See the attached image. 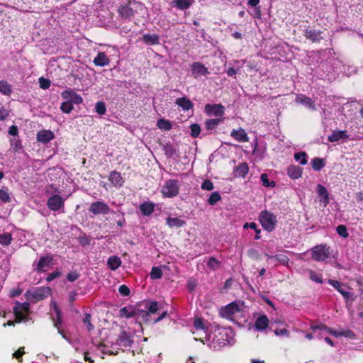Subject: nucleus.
<instances>
[{
	"label": "nucleus",
	"mask_w": 363,
	"mask_h": 363,
	"mask_svg": "<svg viewBox=\"0 0 363 363\" xmlns=\"http://www.w3.org/2000/svg\"><path fill=\"white\" fill-rule=\"evenodd\" d=\"M192 333L196 340L202 342L213 350H218L234 342V333L232 329L219 326L208 328L204 320L201 318L194 319Z\"/></svg>",
	"instance_id": "nucleus-1"
},
{
	"label": "nucleus",
	"mask_w": 363,
	"mask_h": 363,
	"mask_svg": "<svg viewBox=\"0 0 363 363\" xmlns=\"http://www.w3.org/2000/svg\"><path fill=\"white\" fill-rule=\"evenodd\" d=\"M119 315L121 318H130L134 317L137 319H142L145 322L148 321V313L146 311L140 308V304L136 306H127L121 308L119 311Z\"/></svg>",
	"instance_id": "nucleus-2"
},
{
	"label": "nucleus",
	"mask_w": 363,
	"mask_h": 363,
	"mask_svg": "<svg viewBox=\"0 0 363 363\" xmlns=\"http://www.w3.org/2000/svg\"><path fill=\"white\" fill-rule=\"evenodd\" d=\"M243 312L242 304L240 302L233 301L227 306L222 307L220 311V315L230 320H235V318L242 316Z\"/></svg>",
	"instance_id": "nucleus-3"
},
{
	"label": "nucleus",
	"mask_w": 363,
	"mask_h": 363,
	"mask_svg": "<svg viewBox=\"0 0 363 363\" xmlns=\"http://www.w3.org/2000/svg\"><path fill=\"white\" fill-rule=\"evenodd\" d=\"M259 220L263 228L269 232L275 229L277 225V216L267 211H262L259 217Z\"/></svg>",
	"instance_id": "nucleus-4"
},
{
	"label": "nucleus",
	"mask_w": 363,
	"mask_h": 363,
	"mask_svg": "<svg viewBox=\"0 0 363 363\" xmlns=\"http://www.w3.org/2000/svg\"><path fill=\"white\" fill-rule=\"evenodd\" d=\"M179 182L177 179H169L162 187L161 192L164 198H173L179 192Z\"/></svg>",
	"instance_id": "nucleus-5"
},
{
	"label": "nucleus",
	"mask_w": 363,
	"mask_h": 363,
	"mask_svg": "<svg viewBox=\"0 0 363 363\" xmlns=\"http://www.w3.org/2000/svg\"><path fill=\"white\" fill-rule=\"evenodd\" d=\"M140 5L135 1L130 2L128 0H122L118 12L119 15L125 18H130L134 15V8H137Z\"/></svg>",
	"instance_id": "nucleus-6"
},
{
	"label": "nucleus",
	"mask_w": 363,
	"mask_h": 363,
	"mask_svg": "<svg viewBox=\"0 0 363 363\" xmlns=\"http://www.w3.org/2000/svg\"><path fill=\"white\" fill-rule=\"evenodd\" d=\"M30 304L28 302H16L13 307V313L18 322L26 321L29 313Z\"/></svg>",
	"instance_id": "nucleus-7"
},
{
	"label": "nucleus",
	"mask_w": 363,
	"mask_h": 363,
	"mask_svg": "<svg viewBox=\"0 0 363 363\" xmlns=\"http://www.w3.org/2000/svg\"><path fill=\"white\" fill-rule=\"evenodd\" d=\"M330 247L326 245H317L311 250L312 258L318 262H324L330 257Z\"/></svg>",
	"instance_id": "nucleus-8"
},
{
	"label": "nucleus",
	"mask_w": 363,
	"mask_h": 363,
	"mask_svg": "<svg viewBox=\"0 0 363 363\" xmlns=\"http://www.w3.org/2000/svg\"><path fill=\"white\" fill-rule=\"evenodd\" d=\"M311 328L315 331L316 329H326L328 333H329L336 337H349V338H353L354 337V333L352 331H351L350 330L337 331L333 328H328V326H326L325 325H323V324L311 325Z\"/></svg>",
	"instance_id": "nucleus-9"
},
{
	"label": "nucleus",
	"mask_w": 363,
	"mask_h": 363,
	"mask_svg": "<svg viewBox=\"0 0 363 363\" xmlns=\"http://www.w3.org/2000/svg\"><path fill=\"white\" fill-rule=\"evenodd\" d=\"M328 283L333 286L342 295L347 303L349 301L352 302L354 301V298L353 294L346 290L347 287L344 284L333 279H328Z\"/></svg>",
	"instance_id": "nucleus-10"
},
{
	"label": "nucleus",
	"mask_w": 363,
	"mask_h": 363,
	"mask_svg": "<svg viewBox=\"0 0 363 363\" xmlns=\"http://www.w3.org/2000/svg\"><path fill=\"white\" fill-rule=\"evenodd\" d=\"M65 199H63L59 194H55L50 196L48 199V207L53 211L60 210L64 207Z\"/></svg>",
	"instance_id": "nucleus-11"
},
{
	"label": "nucleus",
	"mask_w": 363,
	"mask_h": 363,
	"mask_svg": "<svg viewBox=\"0 0 363 363\" xmlns=\"http://www.w3.org/2000/svg\"><path fill=\"white\" fill-rule=\"evenodd\" d=\"M89 211L94 215L107 214L110 211V208L105 202L96 201L90 205Z\"/></svg>",
	"instance_id": "nucleus-12"
},
{
	"label": "nucleus",
	"mask_w": 363,
	"mask_h": 363,
	"mask_svg": "<svg viewBox=\"0 0 363 363\" xmlns=\"http://www.w3.org/2000/svg\"><path fill=\"white\" fill-rule=\"evenodd\" d=\"M52 257L50 255H46L40 257L39 261L33 264L35 269L39 272H46L52 264Z\"/></svg>",
	"instance_id": "nucleus-13"
},
{
	"label": "nucleus",
	"mask_w": 363,
	"mask_h": 363,
	"mask_svg": "<svg viewBox=\"0 0 363 363\" xmlns=\"http://www.w3.org/2000/svg\"><path fill=\"white\" fill-rule=\"evenodd\" d=\"M209 74L208 69L202 63L196 62L191 65V74L194 78L206 76Z\"/></svg>",
	"instance_id": "nucleus-14"
},
{
	"label": "nucleus",
	"mask_w": 363,
	"mask_h": 363,
	"mask_svg": "<svg viewBox=\"0 0 363 363\" xmlns=\"http://www.w3.org/2000/svg\"><path fill=\"white\" fill-rule=\"evenodd\" d=\"M62 97L67 101H70L72 104H80L82 102V98L80 95L77 94L72 89L63 91L62 92Z\"/></svg>",
	"instance_id": "nucleus-15"
},
{
	"label": "nucleus",
	"mask_w": 363,
	"mask_h": 363,
	"mask_svg": "<svg viewBox=\"0 0 363 363\" xmlns=\"http://www.w3.org/2000/svg\"><path fill=\"white\" fill-rule=\"evenodd\" d=\"M140 308L147 312L148 318L150 317V314L155 313L160 309L157 302L151 301H143L140 304Z\"/></svg>",
	"instance_id": "nucleus-16"
},
{
	"label": "nucleus",
	"mask_w": 363,
	"mask_h": 363,
	"mask_svg": "<svg viewBox=\"0 0 363 363\" xmlns=\"http://www.w3.org/2000/svg\"><path fill=\"white\" fill-rule=\"evenodd\" d=\"M205 112L208 115L222 116L224 113V107L220 104H207L205 106Z\"/></svg>",
	"instance_id": "nucleus-17"
},
{
	"label": "nucleus",
	"mask_w": 363,
	"mask_h": 363,
	"mask_svg": "<svg viewBox=\"0 0 363 363\" xmlns=\"http://www.w3.org/2000/svg\"><path fill=\"white\" fill-rule=\"evenodd\" d=\"M133 342V341L132 336L129 333L123 331V332L121 333V334L119 335V336L117 339L116 344L119 347L126 348L128 347H130Z\"/></svg>",
	"instance_id": "nucleus-18"
},
{
	"label": "nucleus",
	"mask_w": 363,
	"mask_h": 363,
	"mask_svg": "<svg viewBox=\"0 0 363 363\" xmlns=\"http://www.w3.org/2000/svg\"><path fill=\"white\" fill-rule=\"evenodd\" d=\"M51 289L49 287L38 288L31 293V296L35 301H38L50 295Z\"/></svg>",
	"instance_id": "nucleus-19"
},
{
	"label": "nucleus",
	"mask_w": 363,
	"mask_h": 363,
	"mask_svg": "<svg viewBox=\"0 0 363 363\" xmlns=\"http://www.w3.org/2000/svg\"><path fill=\"white\" fill-rule=\"evenodd\" d=\"M295 101L298 104H301L303 106H305L306 108L311 109V110H315V104L314 101L309 97L303 95V94H298L296 96Z\"/></svg>",
	"instance_id": "nucleus-20"
},
{
	"label": "nucleus",
	"mask_w": 363,
	"mask_h": 363,
	"mask_svg": "<svg viewBox=\"0 0 363 363\" xmlns=\"http://www.w3.org/2000/svg\"><path fill=\"white\" fill-rule=\"evenodd\" d=\"M54 138L55 135L53 132L50 130H42L37 134L38 141L43 143H47L52 140Z\"/></svg>",
	"instance_id": "nucleus-21"
},
{
	"label": "nucleus",
	"mask_w": 363,
	"mask_h": 363,
	"mask_svg": "<svg viewBox=\"0 0 363 363\" xmlns=\"http://www.w3.org/2000/svg\"><path fill=\"white\" fill-rule=\"evenodd\" d=\"M230 135L238 142L245 143L248 142L249 140V138L246 131L242 128H240L238 130H233L230 133Z\"/></svg>",
	"instance_id": "nucleus-22"
},
{
	"label": "nucleus",
	"mask_w": 363,
	"mask_h": 363,
	"mask_svg": "<svg viewBox=\"0 0 363 363\" xmlns=\"http://www.w3.org/2000/svg\"><path fill=\"white\" fill-rule=\"evenodd\" d=\"M348 138L349 135L345 130H334L331 135L328 137V140L329 142L334 143L340 140L347 139Z\"/></svg>",
	"instance_id": "nucleus-23"
},
{
	"label": "nucleus",
	"mask_w": 363,
	"mask_h": 363,
	"mask_svg": "<svg viewBox=\"0 0 363 363\" xmlns=\"http://www.w3.org/2000/svg\"><path fill=\"white\" fill-rule=\"evenodd\" d=\"M317 193L318 196L320 197V201L323 203L324 206H326L329 203V196L325 187L321 184H318L317 186Z\"/></svg>",
	"instance_id": "nucleus-24"
},
{
	"label": "nucleus",
	"mask_w": 363,
	"mask_h": 363,
	"mask_svg": "<svg viewBox=\"0 0 363 363\" xmlns=\"http://www.w3.org/2000/svg\"><path fill=\"white\" fill-rule=\"evenodd\" d=\"M194 3V0H173L171 5L180 10L189 9Z\"/></svg>",
	"instance_id": "nucleus-25"
},
{
	"label": "nucleus",
	"mask_w": 363,
	"mask_h": 363,
	"mask_svg": "<svg viewBox=\"0 0 363 363\" xmlns=\"http://www.w3.org/2000/svg\"><path fill=\"white\" fill-rule=\"evenodd\" d=\"M302 168L298 166L290 165L287 168V174L292 179H297L302 175Z\"/></svg>",
	"instance_id": "nucleus-26"
},
{
	"label": "nucleus",
	"mask_w": 363,
	"mask_h": 363,
	"mask_svg": "<svg viewBox=\"0 0 363 363\" xmlns=\"http://www.w3.org/2000/svg\"><path fill=\"white\" fill-rule=\"evenodd\" d=\"M109 181L115 186L120 187L124 183V180L120 172L113 171L109 176Z\"/></svg>",
	"instance_id": "nucleus-27"
},
{
	"label": "nucleus",
	"mask_w": 363,
	"mask_h": 363,
	"mask_svg": "<svg viewBox=\"0 0 363 363\" xmlns=\"http://www.w3.org/2000/svg\"><path fill=\"white\" fill-rule=\"evenodd\" d=\"M94 63L96 66L104 67L109 64V59L104 52H101L94 58Z\"/></svg>",
	"instance_id": "nucleus-28"
},
{
	"label": "nucleus",
	"mask_w": 363,
	"mask_h": 363,
	"mask_svg": "<svg viewBox=\"0 0 363 363\" xmlns=\"http://www.w3.org/2000/svg\"><path fill=\"white\" fill-rule=\"evenodd\" d=\"M266 256L267 257V261H277L278 262L284 265L287 264L289 261V257L284 254H278L276 255H269L266 254Z\"/></svg>",
	"instance_id": "nucleus-29"
},
{
	"label": "nucleus",
	"mask_w": 363,
	"mask_h": 363,
	"mask_svg": "<svg viewBox=\"0 0 363 363\" xmlns=\"http://www.w3.org/2000/svg\"><path fill=\"white\" fill-rule=\"evenodd\" d=\"M268 324V318L266 315H261L255 320V326L257 330L262 331L267 328Z\"/></svg>",
	"instance_id": "nucleus-30"
},
{
	"label": "nucleus",
	"mask_w": 363,
	"mask_h": 363,
	"mask_svg": "<svg viewBox=\"0 0 363 363\" xmlns=\"http://www.w3.org/2000/svg\"><path fill=\"white\" fill-rule=\"evenodd\" d=\"M107 265L111 270H116L121 265V258L116 255L111 256L107 260Z\"/></svg>",
	"instance_id": "nucleus-31"
},
{
	"label": "nucleus",
	"mask_w": 363,
	"mask_h": 363,
	"mask_svg": "<svg viewBox=\"0 0 363 363\" xmlns=\"http://www.w3.org/2000/svg\"><path fill=\"white\" fill-rule=\"evenodd\" d=\"M139 208L143 215L150 216L155 210V204L152 202H144L140 205Z\"/></svg>",
	"instance_id": "nucleus-32"
},
{
	"label": "nucleus",
	"mask_w": 363,
	"mask_h": 363,
	"mask_svg": "<svg viewBox=\"0 0 363 363\" xmlns=\"http://www.w3.org/2000/svg\"><path fill=\"white\" fill-rule=\"evenodd\" d=\"M51 307H52V310L55 311V315H56V318H54L55 326L58 328V332L60 333H61V331L59 328V325L62 323V318H61L60 311L58 308L57 303L55 301H52L51 303Z\"/></svg>",
	"instance_id": "nucleus-33"
},
{
	"label": "nucleus",
	"mask_w": 363,
	"mask_h": 363,
	"mask_svg": "<svg viewBox=\"0 0 363 363\" xmlns=\"http://www.w3.org/2000/svg\"><path fill=\"white\" fill-rule=\"evenodd\" d=\"M176 104L182 108L184 111H188L193 107V104L186 97L179 98L176 100Z\"/></svg>",
	"instance_id": "nucleus-34"
},
{
	"label": "nucleus",
	"mask_w": 363,
	"mask_h": 363,
	"mask_svg": "<svg viewBox=\"0 0 363 363\" xmlns=\"http://www.w3.org/2000/svg\"><path fill=\"white\" fill-rule=\"evenodd\" d=\"M167 224L170 228H180L186 224V222L179 218L168 217L167 218Z\"/></svg>",
	"instance_id": "nucleus-35"
},
{
	"label": "nucleus",
	"mask_w": 363,
	"mask_h": 363,
	"mask_svg": "<svg viewBox=\"0 0 363 363\" xmlns=\"http://www.w3.org/2000/svg\"><path fill=\"white\" fill-rule=\"evenodd\" d=\"M249 172V167L247 163L243 162L238 165L235 169V175L245 177Z\"/></svg>",
	"instance_id": "nucleus-36"
},
{
	"label": "nucleus",
	"mask_w": 363,
	"mask_h": 363,
	"mask_svg": "<svg viewBox=\"0 0 363 363\" xmlns=\"http://www.w3.org/2000/svg\"><path fill=\"white\" fill-rule=\"evenodd\" d=\"M144 42L147 45H157L160 43L159 36L155 34H145L143 37Z\"/></svg>",
	"instance_id": "nucleus-37"
},
{
	"label": "nucleus",
	"mask_w": 363,
	"mask_h": 363,
	"mask_svg": "<svg viewBox=\"0 0 363 363\" xmlns=\"http://www.w3.org/2000/svg\"><path fill=\"white\" fill-rule=\"evenodd\" d=\"M305 36L306 38L310 39L313 42L319 41L322 38L320 32L316 31L315 30H306Z\"/></svg>",
	"instance_id": "nucleus-38"
},
{
	"label": "nucleus",
	"mask_w": 363,
	"mask_h": 363,
	"mask_svg": "<svg viewBox=\"0 0 363 363\" xmlns=\"http://www.w3.org/2000/svg\"><path fill=\"white\" fill-rule=\"evenodd\" d=\"M157 126L162 130L168 131L172 128V123L168 120L160 118L157 121Z\"/></svg>",
	"instance_id": "nucleus-39"
},
{
	"label": "nucleus",
	"mask_w": 363,
	"mask_h": 363,
	"mask_svg": "<svg viewBox=\"0 0 363 363\" xmlns=\"http://www.w3.org/2000/svg\"><path fill=\"white\" fill-rule=\"evenodd\" d=\"M0 92L4 95H10L12 92L11 86L6 81H0Z\"/></svg>",
	"instance_id": "nucleus-40"
},
{
	"label": "nucleus",
	"mask_w": 363,
	"mask_h": 363,
	"mask_svg": "<svg viewBox=\"0 0 363 363\" xmlns=\"http://www.w3.org/2000/svg\"><path fill=\"white\" fill-rule=\"evenodd\" d=\"M12 235L9 233L0 234V244L4 246H8L11 244Z\"/></svg>",
	"instance_id": "nucleus-41"
},
{
	"label": "nucleus",
	"mask_w": 363,
	"mask_h": 363,
	"mask_svg": "<svg viewBox=\"0 0 363 363\" xmlns=\"http://www.w3.org/2000/svg\"><path fill=\"white\" fill-rule=\"evenodd\" d=\"M308 276H309V279L314 281V282H316L318 284H323V280L322 279V274H319V273H316L315 272L313 271V270H308Z\"/></svg>",
	"instance_id": "nucleus-42"
},
{
	"label": "nucleus",
	"mask_w": 363,
	"mask_h": 363,
	"mask_svg": "<svg viewBox=\"0 0 363 363\" xmlns=\"http://www.w3.org/2000/svg\"><path fill=\"white\" fill-rule=\"evenodd\" d=\"M294 159L301 164L304 165L307 164V155L305 152H300L294 155Z\"/></svg>",
	"instance_id": "nucleus-43"
},
{
	"label": "nucleus",
	"mask_w": 363,
	"mask_h": 363,
	"mask_svg": "<svg viewBox=\"0 0 363 363\" xmlns=\"http://www.w3.org/2000/svg\"><path fill=\"white\" fill-rule=\"evenodd\" d=\"M311 165L315 171H320L324 167V162L322 159L315 157L313 159Z\"/></svg>",
	"instance_id": "nucleus-44"
},
{
	"label": "nucleus",
	"mask_w": 363,
	"mask_h": 363,
	"mask_svg": "<svg viewBox=\"0 0 363 363\" xmlns=\"http://www.w3.org/2000/svg\"><path fill=\"white\" fill-rule=\"evenodd\" d=\"M162 272L160 268L154 267L152 268L150 276L152 279H157L162 277Z\"/></svg>",
	"instance_id": "nucleus-45"
},
{
	"label": "nucleus",
	"mask_w": 363,
	"mask_h": 363,
	"mask_svg": "<svg viewBox=\"0 0 363 363\" xmlns=\"http://www.w3.org/2000/svg\"><path fill=\"white\" fill-rule=\"evenodd\" d=\"M260 179L263 186L265 187H274L275 186V182L273 181L270 182L267 174H262Z\"/></svg>",
	"instance_id": "nucleus-46"
},
{
	"label": "nucleus",
	"mask_w": 363,
	"mask_h": 363,
	"mask_svg": "<svg viewBox=\"0 0 363 363\" xmlns=\"http://www.w3.org/2000/svg\"><path fill=\"white\" fill-rule=\"evenodd\" d=\"M220 199H221V196L219 194V193L215 191L211 194V196L208 200V202L211 205H215Z\"/></svg>",
	"instance_id": "nucleus-47"
},
{
	"label": "nucleus",
	"mask_w": 363,
	"mask_h": 363,
	"mask_svg": "<svg viewBox=\"0 0 363 363\" xmlns=\"http://www.w3.org/2000/svg\"><path fill=\"white\" fill-rule=\"evenodd\" d=\"M60 108L62 112L65 113H69L73 109V104H71L70 101H66L62 103Z\"/></svg>",
	"instance_id": "nucleus-48"
},
{
	"label": "nucleus",
	"mask_w": 363,
	"mask_h": 363,
	"mask_svg": "<svg viewBox=\"0 0 363 363\" xmlns=\"http://www.w3.org/2000/svg\"><path fill=\"white\" fill-rule=\"evenodd\" d=\"M207 266L210 269L215 270L219 267L220 262L214 257H211L207 262Z\"/></svg>",
	"instance_id": "nucleus-49"
},
{
	"label": "nucleus",
	"mask_w": 363,
	"mask_h": 363,
	"mask_svg": "<svg viewBox=\"0 0 363 363\" xmlns=\"http://www.w3.org/2000/svg\"><path fill=\"white\" fill-rule=\"evenodd\" d=\"M96 111L99 115H104L106 113V108L105 104L102 101H98L95 105Z\"/></svg>",
	"instance_id": "nucleus-50"
},
{
	"label": "nucleus",
	"mask_w": 363,
	"mask_h": 363,
	"mask_svg": "<svg viewBox=\"0 0 363 363\" xmlns=\"http://www.w3.org/2000/svg\"><path fill=\"white\" fill-rule=\"evenodd\" d=\"M338 235L344 238H347L349 234L347 233V228L344 225H340L336 228Z\"/></svg>",
	"instance_id": "nucleus-51"
},
{
	"label": "nucleus",
	"mask_w": 363,
	"mask_h": 363,
	"mask_svg": "<svg viewBox=\"0 0 363 363\" xmlns=\"http://www.w3.org/2000/svg\"><path fill=\"white\" fill-rule=\"evenodd\" d=\"M221 121L220 119H211L206 122V126L207 129H213L216 128Z\"/></svg>",
	"instance_id": "nucleus-52"
},
{
	"label": "nucleus",
	"mask_w": 363,
	"mask_h": 363,
	"mask_svg": "<svg viewBox=\"0 0 363 363\" xmlns=\"http://www.w3.org/2000/svg\"><path fill=\"white\" fill-rule=\"evenodd\" d=\"M201 189L203 190L211 191L214 189L213 183L209 179H205L201 184Z\"/></svg>",
	"instance_id": "nucleus-53"
},
{
	"label": "nucleus",
	"mask_w": 363,
	"mask_h": 363,
	"mask_svg": "<svg viewBox=\"0 0 363 363\" xmlns=\"http://www.w3.org/2000/svg\"><path fill=\"white\" fill-rule=\"evenodd\" d=\"M0 200L3 201L4 202H9L10 201V196L8 192V189H0Z\"/></svg>",
	"instance_id": "nucleus-54"
},
{
	"label": "nucleus",
	"mask_w": 363,
	"mask_h": 363,
	"mask_svg": "<svg viewBox=\"0 0 363 363\" xmlns=\"http://www.w3.org/2000/svg\"><path fill=\"white\" fill-rule=\"evenodd\" d=\"M190 129L191 131V135L194 138L197 137L201 132V128L198 124L191 125Z\"/></svg>",
	"instance_id": "nucleus-55"
},
{
	"label": "nucleus",
	"mask_w": 363,
	"mask_h": 363,
	"mask_svg": "<svg viewBox=\"0 0 363 363\" xmlns=\"http://www.w3.org/2000/svg\"><path fill=\"white\" fill-rule=\"evenodd\" d=\"M24 349V347H20L17 351L13 353V357L18 359V362H21V357L23 355V354H25Z\"/></svg>",
	"instance_id": "nucleus-56"
},
{
	"label": "nucleus",
	"mask_w": 363,
	"mask_h": 363,
	"mask_svg": "<svg viewBox=\"0 0 363 363\" xmlns=\"http://www.w3.org/2000/svg\"><path fill=\"white\" fill-rule=\"evenodd\" d=\"M39 84L40 88L43 89H47L50 86V81L47 79H45L44 77H40L39 78Z\"/></svg>",
	"instance_id": "nucleus-57"
},
{
	"label": "nucleus",
	"mask_w": 363,
	"mask_h": 363,
	"mask_svg": "<svg viewBox=\"0 0 363 363\" xmlns=\"http://www.w3.org/2000/svg\"><path fill=\"white\" fill-rule=\"evenodd\" d=\"M84 323L87 328L89 330H91L94 329V326L91 323V315L89 314H86L85 317L84 318Z\"/></svg>",
	"instance_id": "nucleus-58"
},
{
	"label": "nucleus",
	"mask_w": 363,
	"mask_h": 363,
	"mask_svg": "<svg viewBox=\"0 0 363 363\" xmlns=\"http://www.w3.org/2000/svg\"><path fill=\"white\" fill-rule=\"evenodd\" d=\"M11 145L15 151H18L21 148V142L17 138H13L11 140Z\"/></svg>",
	"instance_id": "nucleus-59"
},
{
	"label": "nucleus",
	"mask_w": 363,
	"mask_h": 363,
	"mask_svg": "<svg viewBox=\"0 0 363 363\" xmlns=\"http://www.w3.org/2000/svg\"><path fill=\"white\" fill-rule=\"evenodd\" d=\"M274 334L277 335V336H286V337H289V331L287 330L285 328H283V329H276L274 330Z\"/></svg>",
	"instance_id": "nucleus-60"
},
{
	"label": "nucleus",
	"mask_w": 363,
	"mask_h": 363,
	"mask_svg": "<svg viewBox=\"0 0 363 363\" xmlns=\"http://www.w3.org/2000/svg\"><path fill=\"white\" fill-rule=\"evenodd\" d=\"M118 291L123 296H128L130 294V289L126 285L120 286Z\"/></svg>",
	"instance_id": "nucleus-61"
},
{
	"label": "nucleus",
	"mask_w": 363,
	"mask_h": 363,
	"mask_svg": "<svg viewBox=\"0 0 363 363\" xmlns=\"http://www.w3.org/2000/svg\"><path fill=\"white\" fill-rule=\"evenodd\" d=\"M251 228L256 231L257 234H259L260 233V230L257 229V224L254 222L252 223H246L244 225V228Z\"/></svg>",
	"instance_id": "nucleus-62"
},
{
	"label": "nucleus",
	"mask_w": 363,
	"mask_h": 363,
	"mask_svg": "<svg viewBox=\"0 0 363 363\" xmlns=\"http://www.w3.org/2000/svg\"><path fill=\"white\" fill-rule=\"evenodd\" d=\"M9 112L4 107L0 108V121L5 120L9 116Z\"/></svg>",
	"instance_id": "nucleus-63"
},
{
	"label": "nucleus",
	"mask_w": 363,
	"mask_h": 363,
	"mask_svg": "<svg viewBox=\"0 0 363 363\" xmlns=\"http://www.w3.org/2000/svg\"><path fill=\"white\" fill-rule=\"evenodd\" d=\"M67 278L69 281H74L79 278V274L75 272H70L67 274Z\"/></svg>",
	"instance_id": "nucleus-64"
}]
</instances>
